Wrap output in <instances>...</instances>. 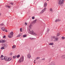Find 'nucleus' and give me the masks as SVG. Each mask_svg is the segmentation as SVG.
<instances>
[{
  "label": "nucleus",
  "mask_w": 65,
  "mask_h": 65,
  "mask_svg": "<svg viewBox=\"0 0 65 65\" xmlns=\"http://www.w3.org/2000/svg\"><path fill=\"white\" fill-rule=\"evenodd\" d=\"M1 13H0V16H1Z\"/></svg>",
  "instance_id": "79ce46f5"
},
{
  "label": "nucleus",
  "mask_w": 65,
  "mask_h": 65,
  "mask_svg": "<svg viewBox=\"0 0 65 65\" xmlns=\"http://www.w3.org/2000/svg\"><path fill=\"white\" fill-rule=\"evenodd\" d=\"M17 57V56H13V58H14V59H15L16 57Z\"/></svg>",
  "instance_id": "7c9ffc66"
},
{
  "label": "nucleus",
  "mask_w": 65,
  "mask_h": 65,
  "mask_svg": "<svg viewBox=\"0 0 65 65\" xmlns=\"http://www.w3.org/2000/svg\"><path fill=\"white\" fill-rule=\"evenodd\" d=\"M62 39H65V37H62Z\"/></svg>",
  "instance_id": "473e14b6"
},
{
  "label": "nucleus",
  "mask_w": 65,
  "mask_h": 65,
  "mask_svg": "<svg viewBox=\"0 0 65 65\" xmlns=\"http://www.w3.org/2000/svg\"><path fill=\"white\" fill-rule=\"evenodd\" d=\"M6 6L8 7V8H10V6H9L6 5Z\"/></svg>",
  "instance_id": "393cba45"
},
{
  "label": "nucleus",
  "mask_w": 65,
  "mask_h": 65,
  "mask_svg": "<svg viewBox=\"0 0 65 65\" xmlns=\"http://www.w3.org/2000/svg\"><path fill=\"white\" fill-rule=\"evenodd\" d=\"M1 48L2 50H4V47H1Z\"/></svg>",
  "instance_id": "b1692460"
},
{
  "label": "nucleus",
  "mask_w": 65,
  "mask_h": 65,
  "mask_svg": "<svg viewBox=\"0 0 65 65\" xmlns=\"http://www.w3.org/2000/svg\"><path fill=\"white\" fill-rule=\"evenodd\" d=\"M60 33L59 32L57 34V36H60Z\"/></svg>",
  "instance_id": "4be33fe9"
},
{
  "label": "nucleus",
  "mask_w": 65,
  "mask_h": 65,
  "mask_svg": "<svg viewBox=\"0 0 65 65\" xmlns=\"http://www.w3.org/2000/svg\"><path fill=\"white\" fill-rule=\"evenodd\" d=\"M54 38H55V37H52L51 38V40L52 41H53V40L54 41V39H53Z\"/></svg>",
  "instance_id": "f8f14e48"
},
{
  "label": "nucleus",
  "mask_w": 65,
  "mask_h": 65,
  "mask_svg": "<svg viewBox=\"0 0 65 65\" xmlns=\"http://www.w3.org/2000/svg\"><path fill=\"white\" fill-rule=\"evenodd\" d=\"M27 36V35H23V37H26Z\"/></svg>",
  "instance_id": "a878e982"
},
{
  "label": "nucleus",
  "mask_w": 65,
  "mask_h": 65,
  "mask_svg": "<svg viewBox=\"0 0 65 65\" xmlns=\"http://www.w3.org/2000/svg\"><path fill=\"white\" fill-rule=\"evenodd\" d=\"M25 25H27V23H26V22L25 23Z\"/></svg>",
  "instance_id": "4c0bfd02"
},
{
  "label": "nucleus",
  "mask_w": 65,
  "mask_h": 65,
  "mask_svg": "<svg viewBox=\"0 0 65 65\" xmlns=\"http://www.w3.org/2000/svg\"><path fill=\"white\" fill-rule=\"evenodd\" d=\"M22 34H19L18 36H17V37H20V36H22Z\"/></svg>",
  "instance_id": "a211bd4d"
},
{
  "label": "nucleus",
  "mask_w": 65,
  "mask_h": 65,
  "mask_svg": "<svg viewBox=\"0 0 65 65\" xmlns=\"http://www.w3.org/2000/svg\"><path fill=\"white\" fill-rule=\"evenodd\" d=\"M35 17H32V20H34V19Z\"/></svg>",
  "instance_id": "f704fd0d"
},
{
  "label": "nucleus",
  "mask_w": 65,
  "mask_h": 65,
  "mask_svg": "<svg viewBox=\"0 0 65 65\" xmlns=\"http://www.w3.org/2000/svg\"><path fill=\"white\" fill-rule=\"evenodd\" d=\"M61 21V20L59 19H57L55 21V22H60Z\"/></svg>",
  "instance_id": "9b49d317"
},
{
  "label": "nucleus",
  "mask_w": 65,
  "mask_h": 65,
  "mask_svg": "<svg viewBox=\"0 0 65 65\" xmlns=\"http://www.w3.org/2000/svg\"><path fill=\"white\" fill-rule=\"evenodd\" d=\"M54 44V43H51L49 44V45H53Z\"/></svg>",
  "instance_id": "dca6fc26"
},
{
  "label": "nucleus",
  "mask_w": 65,
  "mask_h": 65,
  "mask_svg": "<svg viewBox=\"0 0 65 65\" xmlns=\"http://www.w3.org/2000/svg\"><path fill=\"white\" fill-rule=\"evenodd\" d=\"M10 4H11L12 5H13V3H10Z\"/></svg>",
  "instance_id": "a19ab883"
},
{
  "label": "nucleus",
  "mask_w": 65,
  "mask_h": 65,
  "mask_svg": "<svg viewBox=\"0 0 65 65\" xmlns=\"http://www.w3.org/2000/svg\"><path fill=\"white\" fill-rule=\"evenodd\" d=\"M50 65H55V64H54V62H51Z\"/></svg>",
  "instance_id": "2eb2a0df"
},
{
  "label": "nucleus",
  "mask_w": 65,
  "mask_h": 65,
  "mask_svg": "<svg viewBox=\"0 0 65 65\" xmlns=\"http://www.w3.org/2000/svg\"><path fill=\"white\" fill-rule=\"evenodd\" d=\"M5 42L4 40H0V43H4Z\"/></svg>",
  "instance_id": "9d476101"
},
{
  "label": "nucleus",
  "mask_w": 65,
  "mask_h": 65,
  "mask_svg": "<svg viewBox=\"0 0 65 65\" xmlns=\"http://www.w3.org/2000/svg\"><path fill=\"white\" fill-rule=\"evenodd\" d=\"M20 57V55H19L17 56V58H18L19 57Z\"/></svg>",
  "instance_id": "bb28decb"
},
{
  "label": "nucleus",
  "mask_w": 65,
  "mask_h": 65,
  "mask_svg": "<svg viewBox=\"0 0 65 65\" xmlns=\"http://www.w3.org/2000/svg\"><path fill=\"white\" fill-rule=\"evenodd\" d=\"M5 47H7L8 46V45L6 44H5Z\"/></svg>",
  "instance_id": "5701e85b"
},
{
  "label": "nucleus",
  "mask_w": 65,
  "mask_h": 65,
  "mask_svg": "<svg viewBox=\"0 0 65 65\" xmlns=\"http://www.w3.org/2000/svg\"><path fill=\"white\" fill-rule=\"evenodd\" d=\"M0 58L1 59V60H3L4 59L5 61L6 58V56H3V55H2L0 57Z\"/></svg>",
  "instance_id": "20e7f679"
},
{
  "label": "nucleus",
  "mask_w": 65,
  "mask_h": 65,
  "mask_svg": "<svg viewBox=\"0 0 65 65\" xmlns=\"http://www.w3.org/2000/svg\"><path fill=\"white\" fill-rule=\"evenodd\" d=\"M46 9V8H45L44 9L42 10L40 12V14H42L45 11V10Z\"/></svg>",
  "instance_id": "0eeeda50"
},
{
  "label": "nucleus",
  "mask_w": 65,
  "mask_h": 65,
  "mask_svg": "<svg viewBox=\"0 0 65 65\" xmlns=\"http://www.w3.org/2000/svg\"><path fill=\"white\" fill-rule=\"evenodd\" d=\"M46 32H47L48 33V31H46Z\"/></svg>",
  "instance_id": "37998d69"
},
{
  "label": "nucleus",
  "mask_w": 65,
  "mask_h": 65,
  "mask_svg": "<svg viewBox=\"0 0 65 65\" xmlns=\"http://www.w3.org/2000/svg\"><path fill=\"white\" fill-rule=\"evenodd\" d=\"M5 37H5V36H4V37H3V38H5Z\"/></svg>",
  "instance_id": "58836bf2"
},
{
  "label": "nucleus",
  "mask_w": 65,
  "mask_h": 65,
  "mask_svg": "<svg viewBox=\"0 0 65 65\" xmlns=\"http://www.w3.org/2000/svg\"><path fill=\"white\" fill-rule=\"evenodd\" d=\"M49 0H47V1H48Z\"/></svg>",
  "instance_id": "a18cd8bd"
},
{
  "label": "nucleus",
  "mask_w": 65,
  "mask_h": 65,
  "mask_svg": "<svg viewBox=\"0 0 65 65\" xmlns=\"http://www.w3.org/2000/svg\"><path fill=\"white\" fill-rule=\"evenodd\" d=\"M47 6V4L46 3H45L44 5V7H46Z\"/></svg>",
  "instance_id": "ddd939ff"
},
{
  "label": "nucleus",
  "mask_w": 65,
  "mask_h": 65,
  "mask_svg": "<svg viewBox=\"0 0 65 65\" xmlns=\"http://www.w3.org/2000/svg\"><path fill=\"white\" fill-rule=\"evenodd\" d=\"M34 61H35V60H34Z\"/></svg>",
  "instance_id": "49530a36"
},
{
  "label": "nucleus",
  "mask_w": 65,
  "mask_h": 65,
  "mask_svg": "<svg viewBox=\"0 0 65 65\" xmlns=\"http://www.w3.org/2000/svg\"><path fill=\"white\" fill-rule=\"evenodd\" d=\"M5 32H7V30L5 29Z\"/></svg>",
  "instance_id": "e433bc0d"
},
{
  "label": "nucleus",
  "mask_w": 65,
  "mask_h": 65,
  "mask_svg": "<svg viewBox=\"0 0 65 65\" xmlns=\"http://www.w3.org/2000/svg\"><path fill=\"white\" fill-rule=\"evenodd\" d=\"M0 26H4V24L2 23L0 24Z\"/></svg>",
  "instance_id": "c85d7f7f"
},
{
  "label": "nucleus",
  "mask_w": 65,
  "mask_h": 65,
  "mask_svg": "<svg viewBox=\"0 0 65 65\" xmlns=\"http://www.w3.org/2000/svg\"><path fill=\"white\" fill-rule=\"evenodd\" d=\"M40 59V57H38L36 58V60H38V59Z\"/></svg>",
  "instance_id": "c756f323"
},
{
  "label": "nucleus",
  "mask_w": 65,
  "mask_h": 65,
  "mask_svg": "<svg viewBox=\"0 0 65 65\" xmlns=\"http://www.w3.org/2000/svg\"><path fill=\"white\" fill-rule=\"evenodd\" d=\"M34 63H36L35 62V61H34Z\"/></svg>",
  "instance_id": "c03bdc74"
},
{
  "label": "nucleus",
  "mask_w": 65,
  "mask_h": 65,
  "mask_svg": "<svg viewBox=\"0 0 65 65\" xmlns=\"http://www.w3.org/2000/svg\"><path fill=\"white\" fill-rule=\"evenodd\" d=\"M50 11H52H52H53V9H52V8H50Z\"/></svg>",
  "instance_id": "cd10ccee"
},
{
  "label": "nucleus",
  "mask_w": 65,
  "mask_h": 65,
  "mask_svg": "<svg viewBox=\"0 0 65 65\" xmlns=\"http://www.w3.org/2000/svg\"><path fill=\"white\" fill-rule=\"evenodd\" d=\"M31 25H30L29 26V28L28 30V33L29 34H30L32 35L33 34V33L34 32V31L33 30H32L31 29Z\"/></svg>",
  "instance_id": "f257e3e1"
},
{
  "label": "nucleus",
  "mask_w": 65,
  "mask_h": 65,
  "mask_svg": "<svg viewBox=\"0 0 65 65\" xmlns=\"http://www.w3.org/2000/svg\"><path fill=\"white\" fill-rule=\"evenodd\" d=\"M13 36V32H11L10 34L8 35V37L9 38H12Z\"/></svg>",
  "instance_id": "39448f33"
},
{
  "label": "nucleus",
  "mask_w": 65,
  "mask_h": 65,
  "mask_svg": "<svg viewBox=\"0 0 65 65\" xmlns=\"http://www.w3.org/2000/svg\"><path fill=\"white\" fill-rule=\"evenodd\" d=\"M45 60V59L44 58H43V59H42V60Z\"/></svg>",
  "instance_id": "ea45409f"
},
{
  "label": "nucleus",
  "mask_w": 65,
  "mask_h": 65,
  "mask_svg": "<svg viewBox=\"0 0 65 65\" xmlns=\"http://www.w3.org/2000/svg\"><path fill=\"white\" fill-rule=\"evenodd\" d=\"M54 41H57L58 40H59V38H56L55 37V38H54Z\"/></svg>",
  "instance_id": "6e6552de"
},
{
  "label": "nucleus",
  "mask_w": 65,
  "mask_h": 65,
  "mask_svg": "<svg viewBox=\"0 0 65 65\" xmlns=\"http://www.w3.org/2000/svg\"><path fill=\"white\" fill-rule=\"evenodd\" d=\"M20 30L21 32H22V28H20Z\"/></svg>",
  "instance_id": "72a5a7b5"
},
{
  "label": "nucleus",
  "mask_w": 65,
  "mask_h": 65,
  "mask_svg": "<svg viewBox=\"0 0 65 65\" xmlns=\"http://www.w3.org/2000/svg\"><path fill=\"white\" fill-rule=\"evenodd\" d=\"M27 56L28 58L30 59L31 58V55L30 54H28L27 55Z\"/></svg>",
  "instance_id": "1a4fd4ad"
},
{
  "label": "nucleus",
  "mask_w": 65,
  "mask_h": 65,
  "mask_svg": "<svg viewBox=\"0 0 65 65\" xmlns=\"http://www.w3.org/2000/svg\"><path fill=\"white\" fill-rule=\"evenodd\" d=\"M64 0H58V4L60 6H63Z\"/></svg>",
  "instance_id": "f03ea898"
},
{
  "label": "nucleus",
  "mask_w": 65,
  "mask_h": 65,
  "mask_svg": "<svg viewBox=\"0 0 65 65\" xmlns=\"http://www.w3.org/2000/svg\"><path fill=\"white\" fill-rule=\"evenodd\" d=\"M16 48V46L15 45H13L12 46V48Z\"/></svg>",
  "instance_id": "412c9836"
},
{
  "label": "nucleus",
  "mask_w": 65,
  "mask_h": 65,
  "mask_svg": "<svg viewBox=\"0 0 65 65\" xmlns=\"http://www.w3.org/2000/svg\"><path fill=\"white\" fill-rule=\"evenodd\" d=\"M12 54H13L12 53H10V55H11H11H12Z\"/></svg>",
  "instance_id": "c9c22d12"
},
{
  "label": "nucleus",
  "mask_w": 65,
  "mask_h": 65,
  "mask_svg": "<svg viewBox=\"0 0 65 65\" xmlns=\"http://www.w3.org/2000/svg\"><path fill=\"white\" fill-rule=\"evenodd\" d=\"M11 60V58H8L6 57V61H10Z\"/></svg>",
  "instance_id": "423d86ee"
},
{
  "label": "nucleus",
  "mask_w": 65,
  "mask_h": 65,
  "mask_svg": "<svg viewBox=\"0 0 65 65\" xmlns=\"http://www.w3.org/2000/svg\"><path fill=\"white\" fill-rule=\"evenodd\" d=\"M61 58H62V59H64V58H65V55H63L61 57Z\"/></svg>",
  "instance_id": "6ab92c4d"
},
{
  "label": "nucleus",
  "mask_w": 65,
  "mask_h": 65,
  "mask_svg": "<svg viewBox=\"0 0 65 65\" xmlns=\"http://www.w3.org/2000/svg\"><path fill=\"white\" fill-rule=\"evenodd\" d=\"M29 38V39H30V40H32V39H34L31 38Z\"/></svg>",
  "instance_id": "2f4dec72"
},
{
  "label": "nucleus",
  "mask_w": 65,
  "mask_h": 65,
  "mask_svg": "<svg viewBox=\"0 0 65 65\" xmlns=\"http://www.w3.org/2000/svg\"><path fill=\"white\" fill-rule=\"evenodd\" d=\"M2 31H5V28L4 27H3L2 28Z\"/></svg>",
  "instance_id": "4468645a"
},
{
  "label": "nucleus",
  "mask_w": 65,
  "mask_h": 65,
  "mask_svg": "<svg viewBox=\"0 0 65 65\" xmlns=\"http://www.w3.org/2000/svg\"><path fill=\"white\" fill-rule=\"evenodd\" d=\"M36 21H37V20L36 19L34 20V21L33 22V23H34V24L36 23Z\"/></svg>",
  "instance_id": "aec40b11"
},
{
  "label": "nucleus",
  "mask_w": 65,
  "mask_h": 65,
  "mask_svg": "<svg viewBox=\"0 0 65 65\" xmlns=\"http://www.w3.org/2000/svg\"><path fill=\"white\" fill-rule=\"evenodd\" d=\"M32 35H34L35 36H36V35H37V34L36 33H35V32H34H34L33 33Z\"/></svg>",
  "instance_id": "f3484780"
},
{
  "label": "nucleus",
  "mask_w": 65,
  "mask_h": 65,
  "mask_svg": "<svg viewBox=\"0 0 65 65\" xmlns=\"http://www.w3.org/2000/svg\"><path fill=\"white\" fill-rule=\"evenodd\" d=\"M23 61H24V56H22L21 57L20 59L19 60L18 62L19 63H21V62H23Z\"/></svg>",
  "instance_id": "7ed1b4c3"
}]
</instances>
